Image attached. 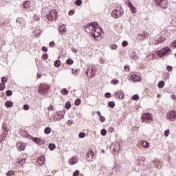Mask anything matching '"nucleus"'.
<instances>
[{
  "label": "nucleus",
  "instance_id": "obj_63",
  "mask_svg": "<svg viewBox=\"0 0 176 176\" xmlns=\"http://www.w3.org/2000/svg\"><path fill=\"white\" fill-rule=\"evenodd\" d=\"M72 52L73 53H78V50L75 49V48H72Z\"/></svg>",
  "mask_w": 176,
  "mask_h": 176
},
{
  "label": "nucleus",
  "instance_id": "obj_2",
  "mask_svg": "<svg viewBox=\"0 0 176 176\" xmlns=\"http://www.w3.org/2000/svg\"><path fill=\"white\" fill-rule=\"evenodd\" d=\"M171 53V49L170 47H164L157 52L158 57H164V56H168Z\"/></svg>",
  "mask_w": 176,
  "mask_h": 176
},
{
  "label": "nucleus",
  "instance_id": "obj_61",
  "mask_svg": "<svg viewBox=\"0 0 176 176\" xmlns=\"http://www.w3.org/2000/svg\"><path fill=\"white\" fill-rule=\"evenodd\" d=\"M54 107L53 105H50L49 107H48V110L49 111H54Z\"/></svg>",
  "mask_w": 176,
  "mask_h": 176
},
{
  "label": "nucleus",
  "instance_id": "obj_22",
  "mask_svg": "<svg viewBox=\"0 0 176 176\" xmlns=\"http://www.w3.org/2000/svg\"><path fill=\"white\" fill-rule=\"evenodd\" d=\"M33 141L34 142H36V144H38L39 145H42V144H43V142H45V141H43V140H42L41 138H34L33 139Z\"/></svg>",
  "mask_w": 176,
  "mask_h": 176
},
{
  "label": "nucleus",
  "instance_id": "obj_60",
  "mask_svg": "<svg viewBox=\"0 0 176 176\" xmlns=\"http://www.w3.org/2000/svg\"><path fill=\"white\" fill-rule=\"evenodd\" d=\"M74 13H75V11L72 10L69 11L68 14L69 16H72V14H74Z\"/></svg>",
  "mask_w": 176,
  "mask_h": 176
},
{
  "label": "nucleus",
  "instance_id": "obj_14",
  "mask_svg": "<svg viewBox=\"0 0 176 176\" xmlns=\"http://www.w3.org/2000/svg\"><path fill=\"white\" fill-rule=\"evenodd\" d=\"M79 162V157L78 156H73L69 160V164L71 166H74V164H76Z\"/></svg>",
  "mask_w": 176,
  "mask_h": 176
},
{
  "label": "nucleus",
  "instance_id": "obj_49",
  "mask_svg": "<svg viewBox=\"0 0 176 176\" xmlns=\"http://www.w3.org/2000/svg\"><path fill=\"white\" fill-rule=\"evenodd\" d=\"M138 98H140V96H138V95H133L132 96V100H134V101L138 100Z\"/></svg>",
  "mask_w": 176,
  "mask_h": 176
},
{
  "label": "nucleus",
  "instance_id": "obj_21",
  "mask_svg": "<svg viewBox=\"0 0 176 176\" xmlns=\"http://www.w3.org/2000/svg\"><path fill=\"white\" fill-rule=\"evenodd\" d=\"M164 41H166V37L164 36H161L157 40L155 41L154 44L155 45H159V43H162V42H164Z\"/></svg>",
  "mask_w": 176,
  "mask_h": 176
},
{
  "label": "nucleus",
  "instance_id": "obj_12",
  "mask_svg": "<svg viewBox=\"0 0 176 176\" xmlns=\"http://www.w3.org/2000/svg\"><path fill=\"white\" fill-rule=\"evenodd\" d=\"M116 98H118L119 100H123L124 98V94L122 90H118L115 93Z\"/></svg>",
  "mask_w": 176,
  "mask_h": 176
},
{
  "label": "nucleus",
  "instance_id": "obj_31",
  "mask_svg": "<svg viewBox=\"0 0 176 176\" xmlns=\"http://www.w3.org/2000/svg\"><path fill=\"white\" fill-rule=\"evenodd\" d=\"M96 69H97V68H96V66H94V67L91 68V76H94V75H96Z\"/></svg>",
  "mask_w": 176,
  "mask_h": 176
},
{
  "label": "nucleus",
  "instance_id": "obj_18",
  "mask_svg": "<svg viewBox=\"0 0 176 176\" xmlns=\"http://www.w3.org/2000/svg\"><path fill=\"white\" fill-rule=\"evenodd\" d=\"M128 6L131 11L132 14H135V13H137V11L135 10V7L133 6L131 1H128Z\"/></svg>",
  "mask_w": 176,
  "mask_h": 176
},
{
  "label": "nucleus",
  "instance_id": "obj_46",
  "mask_svg": "<svg viewBox=\"0 0 176 176\" xmlns=\"http://www.w3.org/2000/svg\"><path fill=\"white\" fill-rule=\"evenodd\" d=\"M1 82H2L3 86H5V82H6H6H8V80H6V77H3V78H1Z\"/></svg>",
  "mask_w": 176,
  "mask_h": 176
},
{
  "label": "nucleus",
  "instance_id": "obj_3",
  "mask_svg": "<svg viewBox=\"0 0 176 176\" xmlns=\"http://www.w3.org/2000/svg\"><path fill=\"white\" fill-rule=\"evenodd\" d=\"M121 16H123V9L120 7L111 12V16H113V19H119Z\"/></svg>",
  "mask_w": 176,
  "mask_h": 176
},
{
  "label": "nucleus",
  "instance_id": "obj_26",
  "mask_svg": "<svg viewBox=\"0 0 176 176\" xmlns=\"http://www.w3.org/2000/svg\"><path fill=\"white\" fill-rule=\"evenodd\" d=\"M25 162H27L26 159H23L20 161V158H17V163L19 165L21 164V166H23V164H24Z\"/></svg>",
  "mask_w": 176,
  "mask_h": 176
},
{
  "label": "nucleus",
  "instance_id": "obj_43",
  "mask_svg": "<svg viewBox=\"0 0 176 176\" xmlns=\"http://www.w3.org/2000/svg\"><path fill=\"white\" fill-rule=\"evenodd\" d=\"M86 137V133L82 132L79 134V138H85Z\"/></svg>",
  "mask_w": 176,
  "mask_h": 176
},
{
  "label": "nucleus",
  "instance_id": "obj_58",
  "mask_svg": "<svg viewBox=\"0 0 176 176\" xmlns=\"http://www.w3.org/2000/svg\"><path fill=\"white\" fill-rule=\"evenodd\" d=\"M124 70L126 71V72L130 71V66H129V65L124 66Z\"/></svg>",
  "mask_w": 176,
  "mask_h": 176
},
{
  "label": "nucleus",
  "instance_id": "obj_57",
  "mask_svg": "<svg viewBox=\"0 0 176 176\" xmlns=\"http://www.w3.org/2000/svg\"><path fill=\"white\" fill-rule=\"evenodd\" d=\"M56 45V43H54V41H51L50 43H49V46L50 47H53V46H54Z\"/></svg>",
  "mask_w": 176,
  "mask_h": 176
},
{
  "label": "nucleus",
  "instance_id": "obj_55",
  "mask_svg": "<svg viewBox=\"0 0 176 176\" xmlns=\"http://www.w3.org/2000/svg\"><path fill=\"white\" fill-rule=\"evenodd\" d=\"M170 46L172 47H176V40L175 41H173L171 44H170Z\"/></svg>",
  "mask_w": 176,
  "mask_h": 176
},
{
  "label": "nucleus",
  "instance_id": "obj_38",
  "mask_svg": "<svg viewBox=\"0 0 176 176\" xmlns=\"http://www.w3.org/2000/svg\"><path fill=\"white\" fill-rule=\"evenodd\" d=\"M101 135H102L103 137H105V135H107V130L102 129V131H101Z\"/></svg>",
  "mask_w": 176,
  "mask_h": 176
},
{
  "label": "nucleus",
  "instance_id": "obj_13",
  "mask_svg": "<svg viewBox=\"0 0 176 176\" xmlns=\"http://www.w3.org/2000/svg\"><path fill=\"white\" fill-rule=\"evenodd\" d=\"M111 149L113 152H119L120 151V144L118 142L113 143L111 145Z\"/></svg>",
  "mask_w": 176,
  "mask_h": 176
},
{
  "label": "nucleus",
  "instance_id": "obj_17",
  "mask_svg": "<svg viewBox=\"0 0 176 176\" xmlns=\"http://www.w3.org/2000/svg\"><path fill=\"white\" fill-rule=\"evenodd\" d=\"M131 80L133 82H141L142 78L140 76L132 74L131 76Z\"/></svg>",
  "mask_w": 176,
  "mask_h": 176
},
{
  "label": "nucleus",
  "instance_id": "obj_7",
  "mask_svg": "<svg viewBox=\"0 0 176 176\" xmlns=\"http://www.w3.org/2000/svg\"><path fill=\"white\" fill-rule=\"evenodd\" d=\"M155 1L160 8H162V9H167V0H155Z\"/></svg>",
  "mask_w": 176,
  "mask_h": 176
},
{
  "label": "nucleus",
  "instance_id": "obj_6",
  "mask_svg": "<svg viewBox=\"0 0 176 176\" xmlns=\"http://www.w3.org/2000/svg\"><path fill=\"white\" fill-rule=\"evenodd\" d=\"M166 119L170 120V122H175L176 119V111H170L166 114Z\"/></svg>",
  "mask_w": 176,
  "mask_h": 176
},
{
  "label": "nucleus",
  "instance_id": "obj_44",
  "mask_svg": "<svg viewBox=\"0 0 176 176\" xmlns=\"http://www.w3.org/2000/svg\"><path fill=\"white\" fill-rule=\"evenodd\" d=\"M14 174V172L13 170H8L7 173V176H12Z\"/></svg>",
  "mask_w": 176,
  "mask_h": 176
},
{
  "label": "nucleus",
  "instance_id": "obj_29",
  "mask_svg": "<svg viewBox=\"0 0 176 176\" xmlns=\"http://www.w3.org/2000/svg\"><path fill=\"white\" fill-rule=\"evenodd\" d=\"M165 82L164 81L162 80L158 82V87L159 89H163L164 87Z\"/></svg>",
  "mask_w": 176,
  "mask_h": 176
},
{
  "label": "nucleus",
  "instance_id": "obj_25",
  "mask_svg": "<svg viewBox=\"0 0 176 176\" xmlns=\"http://www.w3.org/2000/svg\"><path fill=\"white\" fill-rule=\"evenodd\" d=\"M6 108H12L13 107V102L12 101H6L5 103Z\"/></svg>",
  "mask_w": 176,
  "mask_h": 176
},
{
  "label": "nucleus",
  "instance_id": "obj_20",
  "mask_svg": "<svg viewBox=\"0 0 176 176\" xmlns=\"http://www.w3.org/2000/svg\"><path fill=\"white\" fill-rule=\"evenodd\" d=\"M37 163L38 164H40V166L43 165V164L45 163V156L41 155V157H39L37 159Z\"/></svg>",
  "mask_w": 176,
  "mask_h": 176
},
{
  "label": "nucleus",
  "instance_id": "obj_36",
  "mask_svg": "<svg viewBox=\"0 0 176 176\" xmlns=\"http://www.w3.org/2000/svg\"><path fill=\"white\" fill-rule=\"evenodd\" d=\"M71 102H67L65 104L66 109H69L71 108Z\"/></svg>",
  "mask_w": 176,
  "mask_h": 176
},
{
  "label": "nucleus",
  "instance_id": "obj_37",
  "mask_svg": "<svg viewBox=\"0 0 176 176\" xmlns=\"http://www.w3.org/2000/svg\"><path fill=\"white\" fill-rule=\"evenodd\" d=\"M66 63L68 65H72L74 64V60H72V59H67Z\"/></svg>",
  "mask_w": 176,
  "mask_h": 176
},
{
  "label": "nucleus",
  "instance_id": "obj_4",
  "mask_svg": "<svg viewBox=\"0 0 176 176\" xmlns=\"http://www.w3.org/2000/svg\"><path fill=\"white\" fill-rule=\"evenodd\" d=\"M46 19L49 20V21H53V20H56L57 19V11L56 10H50L45 16Z\"/></svg>",
  "mask_w": 176,
  "mask_h": 176
},
{
  "label": "nucleus",
  "instance_id": "obj_11",
  "mask_svg": "<svg viewBox=\"0 0 176 176\" xmlns=\"http://www.w3.org/2000/svg\"><path fill=\"white\" fill-rule=\"evenodd\" d=\"M142 122H146V120H152V114L151 113H144L142 116Z\"/></svg>",
  "mask_w": 176,
  "mask_h": 176
},
{
  "label": "nucleus",
  "instance_id": "obj_15",
  "mask_svg": "<svg viewBox=\"0 0 176 176\" xmlns=\"http://www.w3.org/2000/svg\"><path fill=\"white\" fill-rule=\"evenodd\" d=\"M26 144L21 142H19L16 144V148L18 151H24L25 149Z\"/></svg>",
  "mask_w": 176,
  "mask_h": 176
},
{
  "label": "nucleus",
  "instance_id": "obj_42",
  "mask_svg": "<svg viewBox=\"0 0 176 176\" xmlns=\"http://www.w3.org/2000/svg\"><path fill=\"white\" fill-rule=\"evenodd\" d=\"M110 48L111 49V50H116V49H118V45H112L110 46Z\"/></svg>",
  "mask_w": 176,
  "mask_h": 176
},
{
  "label": "nucleus",
  "instance_id": "obj_30",
  "mask_svg": "<svg viewBox=\"0 0 176 176\" xmlns=\"http://www.w3.org/2000/svg\"><path fill=\"white\" fill-rule=\"evenodd\" d=\"M45 134H50L52 133V129L50 127H46L44 130Z\"/></svg>",
  "mask_w": 176,
  "mask_h": 176
},
{
  "label": "nucleus",
  "instance_id": "obj_48",
  "mask_svg": "<svg viewBox=\"0 0 176 176\" xmlns=\"http://www.w3.org/2000/svg\"><path fill=\"white\" fill-rule=\"evenodd\" d=\"M111 83H112V85H118V83H119V80L113 79L111 80Z\"/></svg>",
  "mask_w": 176,
  "mask_h": 176
},
{
  "label": "nucleus",
  "instance_id": "obj_34",
  "mask_svg": "<svg viewBox=\"0 0 176 176\" xmlns=\"http://www.w3.org/2000/svg\"><path fill=\"white\" fill-rule=\"evenodd\" d=\"M60 91H61V94H63L64 96H67V94H68V91L65 88L62 89Z\"/></svg>",
  "mask_w": 176,
  "mask_h": 176
},
{
  "label": "nucleus",
  "instance_id": "obj_56",
  "mask_svg": "<svg viewBox=\"0 0 176 176\" xmlns=\"http://www.w3.org/2000/svg\"><path fill=\"white\" fill-rule=\"evenodd\" d=\"M99 120H100V122H105V117H104V116H100V118H99Z\"/></svg>",
  "mask_w": 176,
  "mask_h": 176
},
{
  "label": "nucleus",
  "instance_id": "obj_45",
  "mask_svg": "<svg viewBox=\"0 0 176 176\" xmlns=\"http://www.w3.org/2000/svg\"><path fill=\"white\" fill-rule=\"evenodd\" d=\"M34 36H36V38H39L41 36V33L39 32H34Z\"/></svg>",
  "mask_w": 176,
  "mask_h": 176
},
{
  "label": "nucleus",
  "instance_id": "obj_32",
  "mask_svg": "<svg viewBox=\"0 0 176 176\" xmlns=\"http://www.w3.org/2000/svg\"><path fill=\"white\" fill-rule=\"evenodd\" d=\"M49 148L51 151H54V149H56V144H50Z\"/></svg>",
  "mask_w": 176,
  "mask_h": 176
},
{
  "label": "nucleus",
  "instance_id": "obj_50",
  "mask_svg": "<svg viewBox=\"0 0 176 176\" xmlns=\"http://www.w3.org/2000/svg\"><path fill=\"white\" fill-rule=\"evenodd\" d=\"M127 45H129V43L126 41H124L122 43V46L123 47H126V46H127Z\"/></svg>",
  "mask_w": 176,
  "mask_h": 176
},
{
  "label": "nucleus",
  "instance_id": "obj_35",
  "mask_svg": "<svg viewBox=\"0 0 176 176\" xmlns=\"http://www.w3.org/2000/svg\"><path fill=\"white\" fill-rule=\"evenodd\" d=\"M109 107H110V108H115V102L113 101L109 102Z\"/></svg>",
  "mask_w": 176,
  "mask_h": 176
},
{
  "label": "nucleus",
  "instance_id": "obj_39",
  "mask_svg": "<svg viewBox=\"0 0 176 176\" xmlns=\"http://www.w3.org/2000/svg\"><path fill=\"white\" fill-rule=\"evenodd\" d=\"M42 58L43 60H47V58H49V56L47 55V54H44L42 56Z\"/></svg>",
  "mask_w": 176,
  "mask_h": 176
},
{
  "label": "nucleus",
  "instance_id": "obj_54",
  "mask_svg": "<svg viewBox=\"0 0 176 176\" xmlns=\"http://www.w3.org/2000/svg\"><path fill=\"white\" fill-rule=\"evenodd\" d=\"M104 96L106 97V98H111V93L107 92V93L104 94Z\"/></svg>",
  "mask_w": 176,
  "mask_h": 176
},
{
  "label": "nucleus",
  "instance_id": "obj_8",
  "mask_svg": "<svg viewBox=\"0 0 176 176\" xmlns=\"http://www.w3.org/2000/svg\"><path fill=\"white\" fill-rule=\"evenodd\" d=\"M96 25H97V23H91L87 27L86 32L91 35L96 30Z\"/></svg>",
  "mask_w": 176,
  "mask_h": 176
},
{
  "label": "nucleus",
  "instance_id": "obj_1",
  "mask_svg": "<svg viewBox=\"0 0 176 176\" xmlns=\"http://www.w3.org/2000/svg\"><path fill=\"white\" fill-rule=\"evenodd\" d=\"M50 89V85L46 83H43L39 85L38 89V93L41 94V96L46 97L47 96L48 91Z\"/></svg>",
  "mask_w": 176,
  "mask_h": 176
},
{
  "label": "nucleus",
  "instance_id": "obj_24",
  "mask_svg": "<svg viewBox=\"0 0 176 176\" xmlns=\"http://www.w3.org/2000/svg\"><path fill=\"white\" fill-rule=\"evenodd\" d=\"M112 171L113 173H119V171H120V166H119V165H115L112 168Z\"/></svg>",
  "mask_w": 176,
  "mask_h": 176
},
{
  "label": "nucleus",
  "instance_id": "obj_28",
  "mask_svg": "<svg viewBox=\"0 0 176 176\" xmlns=\"http://www.w3.org/2000/svg\"><path fill=\"white\" fill-rule=\"evenodd\" d=\"M56 115H57L59 120H60V119H63L64 118V114H63V113L61 111H58L56 113Z\"/></svg>",
  "mask_w": 176,
  "mask_h": 176
},
{
  "label": "nucleus",
  "instance_id": "obj_33",
  "mask_svg": "<svg viewBox=\"0 0 176 176\" xmlns=\"http://www.w3.org/2000/svg\"><path fill=\"white\" fill-rule=\"evenodd\" d=\"M54 65H55V67H56V68H58V67H60V65H61V62L58 60H56L54 63Z\"/></svg>",
  "mask_w": 176,
  "mask_h": 176
},
{
  "label": "nucleus",
  "instance_id": "obj_62",
  "mask_svg": "<svg viewBox=\"0 0 176 176\" xmlns=\"http://www.w3.org/2000/svg\"><path fill=\"white\" fill-rule=\"evenodd\" d=\"M3 89H5V86H3V84H0V90L2 91H3Z\"/></svg>",
  "mask_w": 176,
  "mask_h": 176
},
{
  "label": "nucleus",
  "instance_id": "obj_40",
  "mask_svg": "<svg viewBox=\"0 0 176 176\" xmlns=\"http://www.w3.org/2000/svg\"><path fill=\"white\" fill-rule=\"evenodd\" d=\"M75 105H76L77 107H79V105H80V99H76V100Z\"/></svg>",
  "mask_w": 176,
  "mask_h": 176
},
{
  "label": "nucleus",
  "instance_id": "obj_27",
  "mask_svg": "<svg viewBox=\"0 0 176 176\" xmlns=\"http://www.w3.org/2000/svg\"><path fill=\"white\" fill-rule=\"evenodd\" d=\"M142 145L143 148H148L149 142H148L147 141L144 140L142 142Z\"/></svg>",
  "mask_w": 176,
  "mask_h": 176
},
{
  "label": "nucleus",
  "instance_id": "obj_9",
  "mask_svg": "<svg viewBox=\"0 0 176 176\" xmlns=\"http://www.w3.org/2000/svg\"><path fill=\"white\" fill-rule=\"evenodd\" d=\"M101 31V29L100 28H96L95 31L92 32V34H91V36H93L94 38L95 41H97L100 36H101V33L100 32Z\"/></svg>",
  "mask_w": 176,
  "mask_h": 176
},
{
  "label": "nucleus",
  "instance_id": "obj_19",
  "mask_svg": "<svg viewBox=\"0 0 176 176\" xmlns=\"http://www.w3.org/2000/svg\"><path fill=\"white\" fill-rule=\"evenodd\" d=\"M59 32H60V34L62 35L65 34V33L67 32V28L65 27V25H62L60 26Z\"/></svg>",
  "mask_w": 176,
  "mask_h": 176
},
{
  "label": "nucleus",
  "instance_id": "obj_64",
  "mask_svg": "<svg viewBox=\"0 0 176 176\" xmlns=\"http://www.w3.org/2000/svg\"><path fill=\"white\" fill-rule=\"evenodd\" d=\"M42 50H43L44 52H47V47H42Z\"/></svg>",
  "mask_w": 176,
  "mask_h": 176
},
{
  "label": "nucleus",
  "instance_id": "obj_59",
  "mask_svg": "<svg viewBox=\"0 0 176 176\" xmlns=\"http://www.w3.org/2000/svg\"><path fill=\"white\" fill-rule=\"evenodd\" d=\"M72 74L75 75V76H78V69H76L75 71H72Z\"/></svg>",
  "mask_w": 176,
  "mask_h": 176
},
{
  "label": "nucleus",
  "instance_id": "obj_10",
  "mask_svg": "<svg viewBox=\"0 0 176 176\" xmlns=\"http://www.w3.org/2000/svg\"><path fill=\"white\" fill-rule=\"evenodd\" d=\"M9 131H10V129L6 126L5 125H3V138H2V141H3V140H6V138L8 137V135H9Z\"/></svg>",
  "mask_w": 176,
  "mask_h": 176
},
{
  "label": "nucleus",
  "instance_id": "obj_41",
  "mask_svg": "<svg viewBox=\"0 0 176 176\" xmlns=\"http://www.w3.org/2000/svg\"><path fill=\"white\" fill-rule=\"evenodd\" d=\"M170 134V129H166L165 131H164V135L165 137H168Z\"/></svg>",
  "mask_w": 176,
  "mask_h": 176
},
{
  "label": "nucleus",
  "instance_id": "obj_5",
  "mask_svg": "<svg viewBox=\"0 0 176 176\" xmlns=\"http://www.w3.org/2000/svg\"><path fill=\"white\" fill-rule=\"evenodd\" d=\"M149 36V33L146 32H143V33L138 34L136 36L137 41H139V42H142V41H145V39H148V37Z\"/></svg>",
  "mask_w": 176,
  "mask_h": 176
},
{
  "label": "nucleus",
  "instance_id": "obj_52",
  "mask_svg": "<svg viewBox=\"0 0 176 176\" xmlns=\"http://www.w3.org/2000/svg\"><path fill=\"white\" fill-rule=\"evenodd\" d=\"M12 92L11 90H8L6 91V96H8V97H10V96H12Z\"/></svg>",
  "mask_w": 176,
  "mask_h": 176
},
{
  "label": "nucleus",
  "instance_id": "obj_16",
  "mask_svg": "<svg viewBox=\"0 0 176 176\" xmlns=\"http://www.w3.org/2000/svg\"><path fill=\"white\" fill-rule=\"evenodd\" d=\"M145 157H139L137 160L136 164L138 166H144L145 164Z\"/></svg>",
  "mask_w": 176,
  "mask_h": 176
},
{
  "label": "nucleus",
  "instance_id": "obj_23",
  "mask_svg": "<svg viewBox=\"0 0 176 176\" xmlns=\"http://www.w3.org/2000/svg\"><path fill=\"white\" fill-rule=\"evenodd\" d=\"M31 8V1H27L23 3V9H30Z\"/></svg>",
  "mask_w": 176,
  "mask_h": 176
},
{
  "label": "nucleus",
  "instance_id": "obj_51",
  "mask_svg": "<svg viewBox=\"0 0 176 176\" xmlns=\"http://www.w3.org/2000/svg\"><path fill=\"white\" fill-rule=\"evenodd\" d=\"M23 109L24 111H28V109H30V105L28 104L23 105Z\"/></svg>",
  "mask_w": 176,
  "mask_h": 176
},
{
  "label": "nucleus",
  "instance_id": "obj_53",
  "mask_svg": "<svg viewBox=\"0 0 176 176\" xmlns=\"http://www.w3.org/2000/svg\"><path fill=\"white\" fill-rule=\"evenodd\" d=\"M73 176H79V170H76L73 173Z\"/></svg>",
  "mask_w": 176,
  "mask_h": 176
},
{
  "label": "nucleus",
  "instance_id": "obj_47",
  "mask_svg": "<svg viewBox=\"0 0 176 176\" xmlns=\"http://www.w3.org/2000/svg\"><path fill=\"white\" fill-rule=\"evenodd\" d=\"M76 5H77V6H80V5H82V0H77L75 2Z\"/></svg>",
  "mask_w": 176,
  "mask_h": 176
}]
</instances>
